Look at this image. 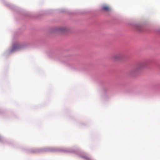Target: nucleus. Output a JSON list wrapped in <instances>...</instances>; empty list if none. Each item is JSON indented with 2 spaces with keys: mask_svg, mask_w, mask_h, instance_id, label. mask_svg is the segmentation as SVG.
Instances as JSON below:
<instances>
[{
  "mask_svg": "<svg viewBox=\"0 0 160 160\" xmlns=\"http://www.w3.org/2000/svg\"><path fill=\"white\" fill-rule=\"evenodd\" d=\"M146 65V63L145 62H142L140 63L133 70V72L137 73L139 72L142 69L144 68Z\"/></svg>",
  "mask_w": 160,
  "mask_h": 160,
  "instance_id": "nucleus-1",
  "label": "nucleus"
},
{
  "mask_svg": "<svg viewBox=\"0 0 160 160\" xmlns=\"http://www.w3.org/2000/svg\"><path fill=\"white\" fill-rule=\"evenodd\" d=\"M123 56L121 53H118L113 55L112 57V59L113 61H117L121 60Z\"/></svg>",
  "mask_w": 160,
  "mask_h": 160,
  "instance_id": "nucleus-2",
  "label": "nucleus"
},
{
  "mask_svg": "<svg viewBox=\"0 0 160 160\" xmlns=\"http://www.w3.org/2000/svg\"><path fill=\"white\" fill-rule=\"evenodd\" d=\"M102 10L108 12L110 10V7L108 5H104L102 7Z\"/></svg>",
  "mask_w": 160,
  "mask_h": 160,
  "instance_id": "nucleus-3",
  "label": "nucleus"
},
{
  "mask_svg": "<svg viewBox=\"0 0 160 160\" xmlns=\"http://www.w3.org/2000/svg\"><path fill=\"white\" fill-rule=\"evenodd\" d=\"M20 47V46L19 44H17L14 45L13 47V48L12 49V51L16 50L19 48Z\"/></svg>",
  "mask_w": 160,
  "mask_h": 160,
  "instance_id": "nucleus-4",
  "label": "nucleus"
},
{
  "mask_svg": "<svg viewBox=\"0 0 160 160\" xmlns=\"http://www.w3.org/2000/svg\"><path fill=\"white\" fill-rule=\"evenodd\" d=\"M67 29L65 28H61L59 29V31L61 33L64 32H66Z\"/></svg>",
  "mask_w": 160,
  "mask_h": 160,
  "instance_id": "nucleus-5",
  "label": "nucleus"
}]
</instances>
